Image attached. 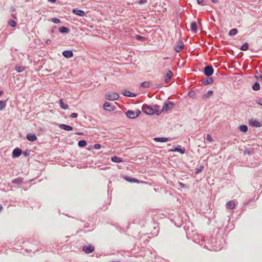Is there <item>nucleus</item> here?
Returning <instances> with one entry per match:
<instances>
[{
  "mask_svg": "<svg viewBox=\"0 0 262 262\" xmlns=\"http://www.w3.org/2000/svg\"><path fill=\"white\" fill-rule=\"evenodd\" d=\"M142 110L144 113L148 115L156 114L157 115H159L161 114L160 107L157 105L151 106L147 104H144Z\"/></svg>",
  "mask_w": 262,
  "mask_h": 262,
  "instance_id": "nucleus-1",
  "label": "nucleus"
},
{
  "mask_svg": "<svg viewBox=\"0 0 262 262\" xmlns=\"http://www.w3.org/2000/svg\"><path fill=\"white\" fill-rule=\"evenodd\" d=\"M140 113L141 112L139 110H137L136 111L128 110L126 112V115L129 118L135 119L138 117Z\"/></svg>",
  "mask_w": 262,
  "mask_h": 262,
  "instance_id": "nucleus-2",
  "label": "nucleus"
},
{
  "mask_svg": "<svg viewBox=\"0 0 262 262\" xmlns=\"http://www.w3.org/2000/svg\"><path fill=\"white\" fill-rule=\"evenodd\" d=\"M119 97V95L115 92L107 93L105 95V98L106 99L113 101L118 99Z\"/></svg>",
  "mask_w": 262,
  "mask_h": 262,
  "instance_id": "nucleus-3",
  "label": "nucleus"
},
{
  "mask_svg": "<svg viewBox=\"0 0 262 262\" xmlns=\"http://www.w3.org/2000/svg\"><path fill=\"white\" fill-rule=\"evenodd\" d=\"M214 70L212 66H206L204 69V74L207 76H210L213 73Z\"/></svg>",
  "mask_w": 262,
  "mask_h": 262,
  "instance_id": "nucleus-4",
  "label": "nucleus"
},
{
  "mask_svg": "<svg viewBox=\"0 0 262 262\" xmlns=\"http://www.w3.org/2000/svg\"><path fill=\"white\" fill-rule=\"evenodd\" d=\"M82 250L86 254H90L94 251L95 248L92 245H85L83 247Z\"/></svg>",
  "mask_w": 262,
  "mask_h": 262,
  "instance_id": "nucleus-5",
  "label": "nucleus"
},
{
  "mask_svg": "<svg viewBox=\"0 0 262 262\" xmlns=\"http://www.w3.org/2000/svg\"><path fill=\"white\" fill-rule=\"evenodd\" d=\"M173 106V104L171 102L165 103L163 106L162 110H160L161 113L162 112H167L170 109H171Z\"/></svg>",
  "mask_w": 262,
  "mask_h": 262,
  "instance_id": "nucleus-6",
  "label": "nucleus"
},
{
  "mask_svg": "<svg viewBox=\"0 0 262 262\" xmlns=\"http://www.w3.org/2000/svg\"><path fill=\"white\" fill-rule=\"evenodd\" d=\"M104 109L107 111H113L115 109V107L112 105L110 103L106 102L103 105Z\"/></svg>",
  "mask_w": 262,
  "mask_h": 262,
  "instance_id": "nucleus-7",
  "label": "nucleus"
},
{
  "mask_svg": "<svg viewBox=\"0 0 262 262\" xmlns=\"http://www.w3.org/2000/svg\"><path fill=\"white\" fill-rule=\"evenodd\" d=\"M22 152V150L21 149L19 148H15L12 152V157L13 158H17L19 157Z\"/></svg>",
  "mask_w": 262,
  "mask_h": 262,
  "instance_id": "nucleus-8",
  "label": "nucleus"
},
{
  "mask_svg": "<svg viewBox=\"0 0 262 262\" xmlns=\"http://www.w3.org/2000/svg\"><path fill=\"white\" fill-rule=\"evenodd\" d=\"M184 47V44L182 41H180L177 45H176L174 47V50L177 52H180L181 51Z\"/></svg>",
  "mask_w": 262,
  "mask_h": 262,
  "instance_id": "nucleus-9",
  "label": "nucleus"
},
{
  "mask_svg": "<svg viewBox=\"0 0 262 262\" xmlns=\"http://www.w3.org/2000/svg\"><path fill=\"white\" fill-rule=\"evenodd\" d=\"M72 12L75 14L80 16H83L85 14V12L83 10L80 9H73Z\"/></svg>",
  "mask_w": 262,
  "mask_h": 262,
  "instance_id": "nucleus-10",
  "label": "nucleus"
},
{
  "mask_svg": "<svg viewBox=\"0 0 262 262\" xmlns=\"http://www.w3.org/2000/svg\"><path fill=\"white\" fill-rule=\"evenodd\" d=\"M27 138L29 141L33 142L37 140V136L34 134H29L27 135Z\"/></svg>",
  "mask_w": 262,
  "mask_h": 262,
  "instance_id": "nucleus-11",
  "label": "nucleus"
},
{
  "mask_svg": "<svg viewBox=\"0 0 262 262\" xmlns=\"http://www.w3.org/2000/svg\"><path fill=\"white\" fill-rule=\"evenodd\" d=\"M235 204L233 201H230L228 202L226 204L227 209H233L235 208Z\"/></svg>",
  "mask_w": 262,
  "mask_h": 262,
  "instance_id": "nucleus-12",
  "label": "nucleus"
},
{
  "mask_svg": "<svg viewBox=\"0 0 262 262\" xmlns=\"http://www.w3.org/2000/svg\"><path fill=\"white\" fill-rule=\"evenodd\" d=\"M249 124L250 125H251L253 127L261 126L260 123L259 122H258L257 121L254 120V119H252V120H250Z\"/></svg>",
  "mask_w": 262,
  "mask_h": 262,
  "instance_id": "nucleus-13",
  "label": "nucleus"
},
{
  "mask_svg": "<svg viewBox=\"0 0 262 262\" xmlns=\"http://www.w3.org/2000/svg\"><path fill=\"white\" fill-rule=\"evenodd\" d=\"M62 55L66 58H71L73 56V53L71 51H64L62 52Z\"/></svg>",
  "mask_w": 262,
  "mask_h": 262,
  "instance_id": "nucleus-14",
  "label": "nucleus"
},
{
  "mask_svg": "<svg viewBox=\"0 0 262 262\" xmlns=\"http://www.w3.org/2000/svg\"><path fill=\"white\" fill-rule=\"evenodd\" d=\"M60 128L66 130L70 131L73 129V127L70 125H66L64 124H60L59 125Z\"/></svg>",
  "mask_w": 262,
  "mask_h": 262,
  "instance_id": "nucleus-15",
  "label": "nucleus"
},
{
  "mask_svg": "<svg viewBox=\"0 0 262 262\" xmlns=\"http://www.w3.org/2000/svg\"><path fill=\"white\" fill-rule=\"evenodd\" d=\"M173 75V74L171 71H168L166 73V77H165V82L167 83L169 80L171 79Z\"/></svg>",
  "mask_w": 262,
  "mask_h": 262,
  "instance_id": "nucleus-16",
  "label": "nucleus"
},
{
  "mask_svg": "<svg viewBox=\"0 0 262 262\" xmlns=\"http://www.w3.org/2000/svg\"><path fill=\"white\" fill-rule=\"evenodd\" d=\"M124 179L126 180L128 182H134V183H139V180H138V179H136V178H130L129 177H125L124 178Z\"/></svg>",
  "mask_w": 262,
  "mask_h": 262,
  "instance_id": "nucleus-17",
  "label": "nucleus"
},
{
  "mask_svg": "<svg viewBox=\"0 0 262 262\" xmlns=\"http://www.w3.org/2000/svg\"><path fill=\"white\" fill-rule=\"evenodd\" d=\"M111 160L114 162L120 163L123 161L122 159L117 156H114L112 157Z\"/></svg>",
  "mask_w": 262,
  "mask_h": 262,
  "instance_id": "nucleus-18",
  "label": "nucleus"
},
{
  "mask_svg": "<svg viewBox=\"0 0 262 262\" xmlns=\"http://www.w3.org/2000/svg\"><path fill=\"white\" fill-rule=\"evenodd\" d=\"M212 94H213V91L211 90L209 91H208V92L206 94H205L202 96V98L203 99H207V98H209L210 96H211L212 95Z\"/></svg>",
  "mask_w": 262,
  "mask_h": 262,
  "instance_id": "nucleus-19",
  "label": "nucleus"
},
{
  "mask_svg": "<svg viewBox=\"0 0 262 262\" xmlns=\"http://www.w3.org/2000/svg\"><path fill=\"white\" fill-rule=\"evenodd\" d=\"M190 29L193 32H196L197 31V26L195 22H192L190 25Z\"/></svg>",
  "mask_w": 262,
  "mask_h": 262,
  "instance_id": "nucleus-20",
  "label": "nucleus"
},
{
  "mask_svg": "<svg viewBox=\"0 0 262 262\" xmlns=\"http://www.w3.org/2000/svg\"><path fill=\"white\" fill-rule=\"evenodd\" d=\"M154 140L157 142H166L168 141V139L167 138H155L154 139Z\"/></svg>",
  "mask_w": 262,
  "mask_h": 262,
  "instance_id": "nucleus-21",
  "label": "nucleus"
},
{
  "mask_svg": "<svg viewBox=\"0 0 262 262\" xmlns=\"http://www.w3.org/2000/svg\"><path fill=\"white\" fill-rule=\"evenodd\" d=\"M59 104H60V107H61L62 108L64 109V110H67V109H68V107H69L68 105L67 104H65V103L63 102V101H62V99H60V100H59Z\"/></svg>",
  "mask_w": 262,
  "mask_h": 262,
  "instance_id": "nucleus-22",
  "label": "nucleus"
},
{
  "mask_svg": "<svg viewBox=\"0 0 262 262\" xmlns=\"http://www.w3.org/2000/svg\"><path fill=\"white\" fill-rule=\"evenodd\" d=\"M123 95L125 96H128V97H134L135 96V94H134L133 93H132L130 91H124V92H123Z\"/></svg>",
  "mask_w": 262,
  "mask_h": 262,
  "instance_id": "nucleus-23",
  "label": "nucleus"
},
{
  "mask_svg": "<svg viewBox=\"0 0 262 262\" xmlns=\"http://www.w3.org/2000/svg\"><path fill=\"white\" fill-rule=\"evenodd\" d=\"M59 31L61 32V33H68L69 31V29L66 27H61L60 28H59Z\"/></svg>",
  "mask_w": 262,
  "mask_h": 262,
  "instance_id": "nucleus-24",
  "label": "nucleus"
},
{
  "mask_svg": "<svg viewBox=\"0 0 262 262\" xmlns=\"http://www.w3.org/2000/svg\"><path fill=\"white\" fill-rule=\"evenodd\" d=\"M239 129L241 132L243 133H246L248 130V127L247 125H242L239 126Z\"/></svg>",
  "mask_w": 262,
  "mask_h": 262,
  "instance_id": "nucleus-25",
  "label": "nucleus"
},
{
  "mask_svg": "<svg viewBox=\"0 0 262 262\" xmlns=\"http://www.w3.org/2000/svg\"><path fill=\"white\" fill-rule=\"evenodd\" d=\"M173 151H178L181 154H183L185 152V149L179 147H176L174 149L171 150Z\"/></svg>",
  "mask_w": 262,
  "mask_h": 262,
  "instance_id": "nucleus-26",
  "label": "nucleus"
},
{
  "mask_svg": "<svg viewBox=\"0 0 262 262\" xmlns=\"http://www.w3.org/2000/svg\"><path fill=\"white\" fill-rule=\"evenodd\" d=\"M237 32L238 31L236 29H232L229 31V35L230 36L235 35L237 33Z\"/></svg>",
  "mask_w": 262,
  "mask_h": 262,
  "instance_id": "nucleus-27",
  "label": "nucleus"
},
{
  "mask_svg": "<svg viewBox=\"0 0 262 262\" xmlns=\"http://www.w3.org/2000/svg\"><path fill=\"white\" fill-rule=\"evenodd\" d=\"M259 89L260 86L258 82H255L252 86V89L254 91H258Z\"/></svg>",
  "mask_w": 262,
  "mask_h": 262,
  "instance_id": "nucleus-28",
  "label": "nucleus"
},
{
  "mask_svg": "<svg viewBox=\"0 0 262 262\" xmlns=\"http://www.w3.org/2000/svg\"><path fill=\"white\" fill-rule=\"evenodd\" d=\"M6 106V103L5 101H0V111L4 110Z\"/></svg>",
  "mask_w": 262,
  "mask_h": 262,
  "instance_id": "nucleus-29",
  "label": "nucleus"
},
{
  "mask_svg": "<svg viewBox=\"0 0 262 262\" xmlns=\"http://www.w3.org/2000/svg\"><path fill=\"white\" fill-rule=\"evenodd\" d=\"M248 44L247 43H245L242 47L240 49L242 51H247L248 49Z\"/></svg>",
  "mask_w": 262,
  "mask_h": 262,
  "instance_id": "nucleus-30",
  "label": "nucleus"
},
{
  "mask_svg": "<svg viewBox=\"0 0 262 262\" xmlns=\"http://www.w3.org/2000/svg\"><path fill=\"white\" fill-rule=\"evenodd\" d=\"M78 144L80 147H84L86 145V143L84 140H80L78 142Z\"/></svg>",
  "mask_w": 262,
  "mask_h": 262,
  "instance_id": "nucleus-31",
  "label": "nucleus"
},
{
  "mask_svg": "<svg viewBox=\"0 0 262 262\" xmlns=\"http://www.w3.org/2000/svg\"><path fill=\"white\" fill-rule=\"evenodd\" d=\"M203 169H204V165H200L198 168L195 169V172L196 173H199L203 170Z\"/></svg>",
  "mask_w": 262,
  "mask_h": 262,
  "instance_id": "nucleus-32",
  "label": "nucleus"
},
{
  "mask_svg": "<svg viewBox=\"0 0 262 262\" xmlns=\"http://www.w3.org/2000/svg\"><path fill=\"white\" fill-rule=\"evenodd\" d=\"M8 24L12 27H15L16 26V23L13 20H10L8 22Z\"/></svg>",
  "mask_w": 262,
  "mask_h": 262,
  "instance_id": "nucleus-33",
  "label": "nucleus"
},
{
  "mask_svg": "<svg viewBox=\"0 0 262 262\" xmlns=\"http://www.w3.org/2000/svg\"><path fill=\"white\" fill-rule=\"evenodd\" d=\"M13 183L20 184L22 183V180L19 178H17L13 180Z\"/></svg>",
  "mask_w": 262,
  "mask_h": 262,
  "instance_id": "nucleus-34",
  "label": "nucleus"
},
{
  "mask_svg": "<svg viewBox=\"0 0 262 262\" xmlns=\"http://www.w3.org/2000/svg\"><path fill=\"white\" fill-rule=\"evenodd\" d=\"M150 85V83L149 82H143L141 84V86L143 88H149Z\"/></svg>",
  "mask_w": 262,
  "mask_h": 262,
  "instance_id": "nucleus-35",
  "label": "nucleus"
},
{
  "mask_svg": "<svg viewBox=\"0 0 262 262\" xmlns=\"http://www.w3.org/2000/svg\"><path fill=\"white\" fill-rule=\"evenodd\" d=\"M24 69H25L23 67H20V66H16L15 67V70L18 72H21L24 70Z\"/></svg>",
  "mask_w": 262,
  "mask_h": 262,
  "instance_id": "nucleus-36",
  "label": "nucleus"
},
{
  "mask_svg": "<svg viewBox=\"0 0 262 262\" xmlns=\"http://www.w3.org/2000/svg\"><path fill=\"white\" fill-rule=\"evenodd\" d=\"M213 82V79L212 78H207L206 81H204L203 83L205 84H211Z\"/></svg>",
  "mask_w": 262,
  "mask_h": 262,
  "instance_id": "nucleus-37",
  "label": "nucleus"
},
{
  "mask_svg": "<svg viewBox=\"0 0 262 262\" xmlns=\"http://www.w3.org/2000/svg\"><path fill=\"white\" fill-rule=\"evenodd\" d=\"M206 140L210 142H211L213 141V139L212 138V137H211V136L209 135V134H207V136H206Z\"/></svg>",
  "mask_w": 262,
  "mask_h": 262,
  "instance_id": "nucleus-38",
  "label": "nucleus"
},
{
  "mask_svg": "<svg viewBox=\"0 0 262 262\" xmlns=\"http://www.w3.org/2000/svg\"><path fill=\"white\" fill-rule=\"evenodd\" d=\"M52 21L55 24H58L60 22V20L58 18H53Z\"/></svg>",
  "mask_w": 262,
  "mask_h": 262,
  "instance_id": "nucleus-39",
  "label": "nucleus"
},
{
  "mask_svg": "<svg viewBox=\"0 0 262 262\" xmlns=\"http://www.w3.org/2000/svg\"><path fill=\"white\" fill-rule=\"evenodd\" d=\"M94 147L95 149H98L99 148H100L101 147V145L99 144H95L94 146Z\"/></svg>",
  "mask_w": 262,
  "mask_h": 262,
  "instance_id": "nucleus-40",
  "label": "nucleus"
},
{
  "mask_svg": "<svg viewBox=\"0 0 262 262\" xmlns=\"http://www.w3.org/2000/svg\"><path fill=\"white\" fill-rule=\"evenodd\" d=\"M24 154L25 156L27 157L29 155L30 151L26 150L24 152Z\"/></svg>",
  "mask_w": 262,
  "mask_h": 262,
  "instance_id": "nucleus-41",
  "label": "nucleus"
},
{
  "mask_svg": "<svg viewBox=\"0 0 262 262\" xmlns=\"http://www.w3.org/2000/svg\"><path fill=\"white\" fill-rule=\"evenodd\" d=\"M255 77L258 80H262V75H255Z\"/></svg>",
  "mask_w": 262,
  "mask_h": 262,
  "instance_id": "nucleus-42",
  "label": "nucleus"
},
{
  "mask_svg": "<svg viewBox=\"0 0 262 262\" xmlns=\"http://www.w3.org/2000/svg\"><path fill=\"white\" fill-rule=\"evenodd\" d=\"M77 113H72L71 115V117L72 118H76L77 117Z\"/></svg>",
  "mask_w": 262,
  "mask_h": 262,
  "instance_id": "nucleus-43",
  "label": "nucleus"
},
{
  "mask_svg": "<svg viewBox=\"0 0 262 262\" xmlns=\"http://www.w3.org/2000/svg\"><path fill=\"white\" fill-rule=\"evenodd\" d=\"M179 184L182 188H185V185L183 183L179 182Z\"/></svg>",
  "mask_w": 262,
  "mask_h": 262,
  "instance_id": "nucleus-44",
  "label": "nucleus"
},
{
  "mask_svg": "<svg viewBox=\"0 0 262 262\" xmlns=\"http://www.w3.org/2000/svg\"><path fill=\"white\" fill-rule=\"evenodd\" d=\"M136 38H137V39L138 40H141L142 39H143V38H144V37H143L142 36H140V35H137V36H136Z\"/></svg>",
  "mask_w": 262,
  "mask_h": 262,
  "instance_id": "nucleus-45",
  "label": "nucleus"
},
{
  "mask_svg": "<svg viewBox=\"0 0 262 262\" xmlns=\"http://www.w3.org/2000/svg\"><path fill=\"white\" fill-rule=\"evenodd\" d=\"M257 103L262 106V99H259L257 101Z\"/></svg>",
  "mask_w": 262,
  "mask_h": 262,
  "instance_id": "nucleus-46",
  "label": "nucleus"
},
{
  "mask_svg": "<svg viewBox=\"0 0 262 262\" xmlns=\"http://www.w3.org/2000/svg\"><path fill=\"white\" fill-rule=\"evenodd\" d=\"M197 2L199 4H201L203 2V0H197Z\"/></svg>",
  "mask_w": 262,
  "mask_h": 262,
  "instance_id": "nucleus-47",
  "label": "nucleus"
},
{
  "mask_svg": "<svg viewBox=\"0 0 262 262\" xmlns=\"http://www.w3.org/2000/svg\"><path fill=\"white\" fill-rule=\"evenodd\" d=\"M56 0H50V3H55Z\"/></svg>",
  "mask_w": 262,
  "mask_h": 262,
  "instance_id": "nucleus-48",
  "label": "nucleus"
},
{
  "mask_svg": "<svg viewBox=\"0 0 262 262\" xmlns=\"http://www.w3.org/2000/svg\"><path fill=\"white\" fill-rule=\"evenodd\" d=\"M12 16L13 18H14V19H16V17L14 15V14H12Z\"/></svg>",
  "mask_w": 262,
  "mask_h": 262,
  "instance_id": "nucleus-49",
  "label": "nucleus"
},
{
  "mask_svg": "<svg viewBox=\"0 0 262 262\" xmlns=\"http://www.w3.org/2000/svg\"><path fill=\"white\" fill-rule=\"evenodd\" d=\"M3 209V207L0 204V211H1Z\"/></svg>",
  "mask_w": 262,
  "mask_h": 262,
  "instance_id": "nucleus-50",
  "label": "nucleus"
},
{
  "mask_svg": "<svg viewBox=\"0 0 262 262\" xmlns=\"http://www.w3.org/2000/svg\"><path fill=\"white\" fill-rule=\"evenodd\" d=\"M212 2L213 3H217V0H212Z\"/></svg>",
  "mask_w": 262,
  "mask_h": 262,
  "instance_id": "nucleus-51",
  "label": "nucleus"
},
{
  "mask_svg": "<svg viewBox=\"0 0 262 262\" xmlns=\"http://www.w3.org/2000/svg\"><path fill=\"white\" fill-rule=\"evenodd\" d=\"M3 92L0 91V95H1L3 94Z\"/></svg>",
  "mask_w": 262,
  "mask_h": 262,
  "instance_id": "nucleus-52",
  "label": "nucleus"
},
{
  "mask_svg": "<svg viewBox=\"0 0 262 262\" xmlns=\"http://www.w3.org/2000/svg\"><path fill=\"white\" fill-rule=\"evenodd\" d=\"M12 11H15V8H13V9H12Z\"/></svg>",
  "mask_w": 262,
  "mask_h": 262,
  "instance_id": "nucleus-53",
  "label": "nucleus"
}]
</instances>
